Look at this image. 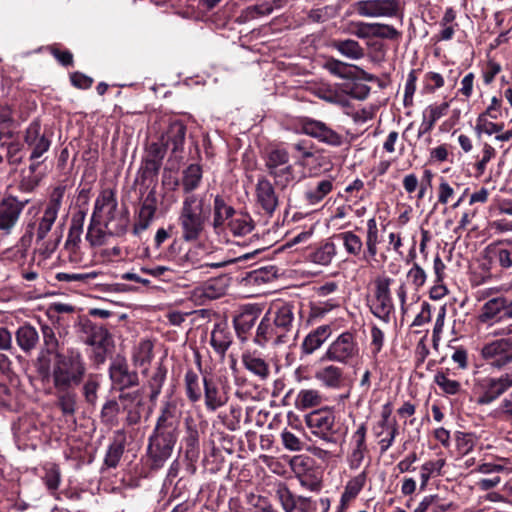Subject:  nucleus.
<instances>
[{
	"label": "nucleus",
	"mask_w": 512,
	"mask_h": 512,
	"mask_svg": "<svg viewBox=\"0 0 512 512\" xmlns=\"http://www.w3.org/2000/svg\"><path fill=\"white\" fill-rule=\"evenodd\" d=\"M211 211V198L208 195L183 197L177 218L181 238L186 242L199 240L205 232Z\"/></svg>",
	"instance_id": "1"
},
{
	"label": "nucleus",
	"mask_w": 512,
	"mask_h": 512,
	"mask_svg": "<svg viewBox=\"0 0 512 512\" xmlns=\"http://www.w3.org/2000/svg\"><path fill=\"white\" fill-rule=\"evenodd\" d=\"M85 372V362L79 351L71 349L67 354L57 353L52 369L53 386L56 390H71L82 382Z\"/></svg>",
	"instance_id": "2"
},
{
	"label": "nucleus",
	"mask_w": 512,
	"mask_h": 512,
	"mask_svg": "<svg viewBox=\"0 0 512 512\" xmlns=\"http://www.w3.org/2000/svg\"><path fill=\"white\" fill-rule=\"evenodd\" d=\"M93 221L102 223L108 232L121 236L126 233L128 217L118 209L116 193L113 189H103L95 200Z\"/></svg>",
	"instance_id": "3"
},
{
	"label": "nucleus",
	"mask_w": 512,
	"mask_h": 512,
	"mask_svg": "<svg viewBox=\"0 0 512 512\" xmlns=\"http://www.w3.org/2000/svg\"><path fill=\"white\" fill-rule=\"evenodd\" d=\"M494 337H500L484 343L480 349V356L485 361H490L496 368L512 362V323L506 327L491 332Z\"/></svg>",
	"instance_id": "4"
},
{
	"label": "nucleus",
	"mask_w": 512,
	"mask_h": 512,
	"mask_svg": "<svg viewBox=\"0 0 512 512\" xmlns=\"http://www.w3.org/2000/svg\"><path fill=\"white\" fill-rule=\"evenodd\" d=\"M24 143L30 151L29 166L31 173H35L44 160H39L47 153L52 144V133L43 129L39 120H33L24 131Z\"/></svg>",
	"instance_id": "5"
},
{
	"label": "nucleus",
	"mask_w": 512,
	"mask_h": 512,
	"mask_svg": "<svg viewBox=\"0 0 512 512\" xmlns=\"http://www.w3.org/2000/svg\"><path fill=\"white\" fill-rule=\"evenodd\" d=\"M178 436L152 432L148 439L147 456L151 468L159 469L171 457Z\"/></svg>",
	"instance_id": "6"
},
{
	"label": "nucleus",
	"mask_w": 512,
	"mask_h": 512,
	"mask_svg": "<svg viewBox=\"0 0 512 512\" xmlns=\"http://www.w3.org/2000/svg\"><path fill=\"white\" fill-rule=\"evenodd\" d=\"M327 68L341 78V82L335 84L334 94L329 97V100L343 107H349L352 100L351 65L332 60L327 63Z\"/></svg>",
	"instance_id": "7"
},
{
	"label": "nucleus",
	"mask_w": 512,
	"mask_h": 512,
	"mask_svg": "<svg viewBox=\"0 0 512 512\" xmlns=\"http://www.w3.org/2000/svg\"><path fill=\"white\" fill-rule=\"evenodd\" d=\"M479 390L477 403L487 405L498 399L512 387V371L502 374L500 377H484L477 381Z\"/></svg>",
	"instance_id": "8"
},
{
	"label": "nucleus",
	"mask_w": 512,
	"mask_h": 512,
	"mask_svg": "<svg viewBox=\"0 0 512 512\" xmlns=\"http://www.w3.org/2000/svg\"><path fill=\"white\" fill-rule=\"evenodd\" d=\"M211 257L203 244L195 245L187 250V252L179 258V264L184 269H203V268H223L234 263L235 260H220V262H208Z\"/></svg>",
	"instance_id": "9"
},
{
	"label": "nucleus",
	"mask_w": 512,
	"mask_h": 512,
	"mask_svg": "<svg viewBox=\"0 0 512 512\" xmlns=\"http://www.w3.org/2000/svg\"><path fill=\"white\" fill-rule=\"evenodd\" d=\"M27 203L28 200L20 201L12 195L0 200V231L4 235L12 233Z\"/></svg>",
	"instance_id": "10"
},
{
	"label": "nucleus",
	"mask_w": 512,
	"mask_h": 512,
	"mask_svg": "<svg viewBox=\"0 0 512 512\" xmlns=\"http://www.w3.org/2000/svg\"><path fill=\"white\" fill-rule=\"evenodd\" d=\"M181 411L174 399L166 400L160 408L153 432L179 436Z\"/></svg>",
	"instance_id": "11"
},
{
	"label": "nucleus",
	"mask_w": 512,
	"mask_h": 512,
	"mask_svg": "<svg viewBox=\"0 0 512 512\" xmlns=\"http://www.w3.org/2000/svg\"><path fill=\"white\" fill-rule=\"evenodd\" d=\"M390 278L380 279L376 283L375 297L370 303V310L374 316L385 323H389L394 309L390 296Z\"/></svg>",
	"instance_id": "12"
},
{
	"label": "nucleus",
	"mask_w": 512,
	"mask_h": 512,
	"mask_svg": "<svg viewBox=\"0 0 512 512\" xmlns=\"http://www.w3.org/2000/svg\"><path fill=\"white\" fill-rule=\"evenodd\" d=\"M265 314H270V319L276 325L288 341L295 338L294 307L290 303L274 304Z\"/></svg>",
	"instance_id": "13"
},
{
	"label": "nucleus",
	"mask_w": 512,
	"mask_h": 512,
	"mask_svg": "<svg viewBox=\"0 0 512 512\" xmlns=\"http://www.w3.org/2000/svg\"><path fill=\"white\" fill-rule=\"evenodd\" d=\"M293 467L303 487L311 491H319L321 489L323 472L320 468L312 466L310 458L296 457L293 461Z\"/></svg>",
	"instance_id": "14"
},
{
	"label": "nucleus",
	"mask_w": 512,
	"mask_h": 512,
	"mask_svg": "<svg viewBox=\"0 0 512 512\" xmlns=\"http://www.w3.org/2000/svg\"><path fill=\"white\" fill-rule=\"evenodd\" d=\"M336 245L344 246L352 252V232L346 231L333 236L332 242H326L310 254V260L316 264L328 265L336 254Z\"/></svg>",
	"instance_id": "15"
},
{
	"label": "nucleus",
	"mask_w": 512,
	"mask_h": 512,
	"mask_svg": "<svg viewBox=\"0 0 512 512\" xmlns=\"http://www.w3.org/2000/svg\"><path fill=\"white\" fill-rule=\"evenodd\" d=\"M82 332L84 334V342L97 349V356L100 357V361H103L104 354L112 342L108 330L103 325L86 321L82 324Z\"/></svg>",
	"instance_id": "16"
},
{
	"label": "nucleus",
	"mask_w": 512,
	"mask_h": 512,
	"mask_svg": "<svg viewBox=\"0 0 512 512\" xmlns=\"http://www.w3.org/2000/svg\"><path fill=\"white\" fill-rule=\"evenodd\" d=\"M253 342L262 348L269 345L278 347L289 343L288 339L279 332L276 325L272 322V319H270V314H264L257 326Z\"/></svg>",
	"instance_id": "17"
},
{
	"label": "nucleus",
	"mask_w": 512,
	"mask_h": 512,
	"mask_svg": "<svg viewBox=\"0 0 512 512\" xmlns=\"http://www.w3.org/2000/svg\"><path fill=\"white\" fill-rule=\"evenodd\" d=\"M357 12L364 17H394L400 9L399 0H360L355 3Z\"/></svg>",
	"instance_id": "18"
},
{
	"label": "nucleus",
	"mask_w": 512,
	"mask_h": 512,
	"mask_svg": "<svg viewBox=\"0 0 512 512\" xmlns=\"http://www.w3.org/2000/svg\"><path fill=\"white\" fill-rule=\"evenodd\" d=\"M256 205L267 215L271 216L279 205V199L274 185L265 176H260L255 185Z\"/></svg>",
	"instance_id": "19"
},
{
	"label": "nucleus",
	"mask_w": 512,
	"mask_h": 512,
	"mask_svg": "<svg viewBox=\"0 0 512 512\" xmlns=\"http://www.w3.org/2000/svg\"><path fill=\"white\" fill-rule=\"evenodd\" d=\"M301 129L306 135L326 144L333 146L342 144V137L324 122L306 117L301 120Z\"/></svg>",
	"instance_id": "20"
},
{
	"label": "nucleus",
	"mask_w": 512,
	"mask_h": 512,
	"mask_svg": "<svg viewBox=\"0 0 512 512\" xmlns=\"http://www.w3.org/2000/svg\"><path fill=\"white\" fill-rule=\"evenodd\" d=\"M109 376L112 383L124 390L138 385V374L135 371H130L127 362L123 358H116L110 365Z\"/></svg>",
	"instance_id": "21"
},
{
	"label": "nucleus",
	"mask_w": 512,
	"mask_h": 512,
	"mask_svg": "<svg viewBox=\"0 0 512 512\" xmlns=\"http://www.w3.org/2000/svg\"><path fill=\"white\" fill-rule=\"evenodd\" d=\"M158 207V197L155 187H153L142 200L138 217L134 223L133 231L135 234H140L145 231L153 219Z\"/></svg>",
	"instance_id": "22"
},
{
	"label": "nucleus",
	"mask_w": 512,
	"mask_h": 512,
	"mask_svg": "<svg viewBox=\"0 0 512 512\" xmlns=\"http://www.w3.org/2000/svg\"><path fill=\"white\" fill-rule=\"evenodd\" d=\"M306 424L314 435L328 440L334 416L329 410H315L306 416Z\"/></svg>",
	"instance_id": "23"
},
{
	"label": "nucleus",
	"mask_w": 512,
	"mask_h": 512,
	"mask_svg": "<svg viewBox=\"0 0 512 512\" xmlns=\"http://www.w3.org/2000/svg\"><path fill=\"white\" fill-rule=\"evenodd\" d=\"M61 207V195L50 199L45 207L42 216L39 218L36 229V242L43 241L51 231Z\"/></svg>",
	"instance_id": "24"
},
{
	"label": "nucleus",
	"mask_w": 512,
	"mask_h": 512,
	"mask_svg": "<svg viewBox=\"0 0 512 512\" xmlns=\"http://www.w3.org/2000/svg\"><path fill=\"white\" fill-rule=\"evenodd\" d=\"M327 357L331 361L348 363L352 359V334L342 333L328 348Z\"/></svg>",
	"instance_id": "25"
},
{
	"label": "nucleus",
	"mask_w": 512,
	"mask_h": 512,
	"mask_svg": "<svg viewBox=\"0 0 512 512\" xmlns=\"http://www.w3.org/2000/svg\"><path fill=\"white\" fill-rule=\"evenodd\" d=\"M505 308L506 297L499 296L489 299L482 305L480 313L478 315V321L481 324L490 327L501 320V317H499V315L502 311L505 313Z\"/></svg>",
	"instance_id": "26"
},
{
	"label": "nucleus",
	"mask_w": 512,
	"mask_h": 512,
	"mask_svg": "<svg viewBox=\"0 0 512 512\" xmlns=\"http://www.w3.org/2000/svg\"><path fill=\"white\" fill-rule=\"evenodd\" d=\"M186 136V126L181 121L172 122L162 136L163 145L173 154L183 151Z\"/></svg>",
	"instance_id": "27"
},
{
	"label": "nucleus",
	"mask_w": 512,
	"mask_h": 512,
	"mask_svg": "<svg viewBox=\"0 0 512 512\" xmlns=\"http://www.w3.org/2000/svg\"><path fill=\"white\" fill-rule=\"evenodd\" d=\"M126 441L127 438L124 430L114 432L104 457V465L107 468H116L118 466L125 450Z\"/></svg>",
	"instance_id": "28"
},
{
	"label": "nucleus",
	"mask_w": 512,
	"mask_h": 512,
	"mask_svg": "<svg viewBox=\"0 0 512 512\" xmlns=\"http://www.w3.org/2000/svg\"><path fill=\"white\" fill-rule=\"evenodd\" d=\"M185 435L183 444L185 447V455L189 459L196 458L199 454V430L196 420L192 416H188L184 420Z\"/></svg>",
	"instance_id": "29"
},
{
	"label": "nucleus",
	"mask_w": 512,
	"mask_h": 512,
	"mask_svg": "<svg viewBox=\"0 0 512 512\" xmlns=\"http://www.w3.org/2000/svg\"><path fill=\"white\" fill-rule=\"evenodd\" d=\"M333 188V183L329 179H318L310 181L304 191V200L308 205L320 203Z\"/></svg>",
	"instance_id": "30"
},
{
	"label": "nucleus",
	"mask_w": 512,
	"mask_h": 512,
	"mask_svg": "<svg viewBox=\"0 0 512 512\" xmlns=\"http://www.w3.org/2000/svg\"><path fill=\"white\" fill-rule=\"evenodd\" d=\"M84 215L79 218L74 217L72 219L68 236L64 245L65 250L69 254L70 261L77 262V252L79 249V243L81 242V234L83 231Z\"/></svg>",
	"instance_id": "31"
},
{
	"label": "nucleus",
	"mask_w": 512,
	"mask_h": 512,
	"mask_svg": "<svg viewBox=\"0 0 512 512\" xmlns=\"http://www.w3.org/2000/svg\"><path fill=\"white\" fill-rule=\"evenodd\" d=\"M202 175V168L198 164H190L183 171L181 186L184 197H188L189 195H207L206 193H194L201 184Z\"/></svg>",
	"instance_id": "32"
},
{
	"label": "nucleus",
	"mask_w": 512,
	"mask_h": 512,
	"mask_svg": "<svg viewBox=\"0 0 512 512\" xmlns=\"http://www.w3.org/2000/svg\"><path fill=\"white\" fill-rule=\"evenodd\" d=\"M205 406L208 411L214 412L227 402V397L220 391L212 379L203 377Z\"/></svg>",
	"instance_id": "33"
},
{
	"label": "nucleus",
	"mask_w": 512,
	"mask_h": 512,
	"mask_svg": "<svg viewBox=\"0 0 512 512\" xmlns=\"http://www.w3.org/2000/svg\"><path fill=\"white\" fill-rule=\"evenodd\" d=\"M232 339V334L227 326L216 324L211 332L210 344L223 359L232 344Z\"/></svg>",
	"instance_id": "34"
},
{
	"label": "nucleus",
	"mask_w": 512,
	"mask_h": 512,
	"mask_svg": "<svg viewBox=\"0 0 512 512\" xmlns=\"http://www.w3.org/2000/svg\"><path fill=\"white\" fill-rule=\"evenodd\" d=\"M261 309L256 305L245 306L240 314L234 318V326L237 334H246L259 318Z\"/></svg>",
	"instance_id": "35"
},
{
	"label": "nucleus",
	"mask_w": 512,
	"mask_h": 512,
	"mask_svg": "<svg viewBox=\"0 0 512 512\" xmlns=\"http://www.w3.org/2000/svg\"><path fill=\"white\" fill-rule=\"evenodd\" d=\"M19 348L26 354L34 350L39 343V334L35 327L30 324L20 326L15 333Z\"/></svg>",
	"instance_id": "36"
},
{
	"label": "nucleus",
	"mask_w": 512,
	"mask_h": 512,
	"mask_svg": "<svg viewBox=\"0 0 512 512\" xmlns=\"http://www.w3.org/2000/svg\"><path fill=\"white\" fill-rule=\"evenodd\" d=\"M377 107L369 105L354 113V137L363 134L372 127Z\"/></svg>",
	"instance_id": "37"
},
{
	"label": "nucleus",
	"mask_w": 512,
	"mask_h": 512,
	"mask_svg": "<svg viewBox=\"0 0 512 512\" xmlns=\"http://www.w3.org/2000/svg\"><path fill=\"white\" fill-rule=\"evenodd\" d=\"M242 363L250 373L261 380L268 378L270 374V369L267 362L254 353L244 352L242 354Z\"/></svg>",
	"instance_id": "38"
},
{
	"label": "nucleus",
	"mask_w": 512,
	"mask_h": 512,
	"mask_svg": "<svg viewBox=\"0 0 512 512\" xmlns=\"http://www.w3.org/2000/svg\"><path fill=\"white\" fill-rule=\"evenodd\" d=\"M330 335V327L327 325L319 326L310 332L302 343V351L304 354H312L328 339Z\"/></svg>",
	"instance_id": "39"
},
{
	"label": "nucleus",
	"mask_w": 512,
	"mask_h": 512,
	"mask_svg": "<svg viewBox=\"0 0 512 512\" xmlns=\"http://www.w3.org/2000/svg\"><path fill=\"white\" fill-rule=\"evenodd\" d=\"M456 17L457 12L453 7L445 9V12L439 22L441 29L439 33L434 36L436 41H449L453 38L455 29L458 27V24L455 22Z\"/></svg>",
	"instance_id": "40"
},
{
	"label": "nucleus",
	"mask_w": 512,
	"mask_h": 512,
	"mask_svg": "<svg viewBox=\"0 0 512 512\" xmlns=\"http://www.w3.org/2000/svg\"><path fill=\"white\" fill-rule=\"evenodd\" d=\"M235 214L232 206L228 205L221 195H216L213 201V227L221 228L225 221Z\"/></svg>",
	"instance_id": "41"
},
{
	"label": "nucleus",
	"mask_w": 512,
	"mask_h": 512,
	"mask_svg": "<svg viewBox=\"0 0 512 512\" xmlns=\"http://www.w3.org/2000/svg\"><path fill=\"white\" fill-rule=\"evenodd\" d=\"M109 236L116 235L108 232V229H106L102 223L93 221L91 218L90 225L86 234V240L89 242V244L92 247L102 246L107 242Z\"/></svg>",
	"instance_id": "42"
},
{
	"label": "nucleus",
	"mask_w": 512,
	"mask_h": 512,
	"mask_svg": "<svg viewBox=\"0 0 512 512\" xmlns=\"http://www.w3.org/2000/svg\"><path fill=\"white\" fill-rule=\"evenodd\" d=\"M167 370L166 368L159 364L152 375L147 381V387L149 388V399L151 402H155L158 396L161 393L163 384L166 380Z\"/></svg>",
	"instance_id": "43"
},
{
	"label": "nucleus",
	"mask_w": 512,
	"mask_h": 512,
	"mask_svg": "<svg viewBox=\"0 0 512 512\" xmlns=\"http://www.w3.org/2000/svg\"><path fill=\"white\" fill-rule=\"evenodd\" d=\"M504 244H506L505 240L492 243L487 247V251L500 267L508 269L512 267V254L509 248L502 246Z\"/></svg>",
	"instance_id": "44"
},
{
	"label": "nucleus",
	"mask_w": 512,
	"mask_h": 512,
	"mask_svg": "<svg viewBox=\"0 0 512 512\" xmlns=\"http://www.w3.org/2000/svg\"><path fill=\"white\" fill-rule=\"evenodd\" d=\"M323 401L321 393L316 389H302L297 394L295 405L298 409L305 410L319 406Z\"/></svg>",
	"instance_id": "45"
},
{
	"label": "nucleus",
	"mask_w": 512,
	"mask_h": 512,
	"mask_svg": "<svg viewBox=\"0 0 512 512\" xmlns=\"http://www.w3.org/2000/svg\"><path fill=\"white\" fill-rule=\"evenodd\" d=\"M185 392L188 400L192 403L198 402L202 397V389L199 376L193 370H188L184 377Z\"/></svg>",
	"instance_id": "46"
},
{
	"label": "nucleus",
	"mask_w": 512,
	"mask_h": 512,
	"mask_svg": "<svg viewBox=\"0 0 512 512\" xmlns=\"http://www.w3.org/2000/svg\"><path fill=\"white\" fill-rule=\"evenodd\" d=\"M100 275L97 271L85 272V273H67L60 272L56 274V279L60 282L76 283L77 287L89 285Z\"/></svg>",
	"instance_id": "47"
},
{
	"label": "nucleus",
	"mask_w": 512,
	"mask_h": 512,
	"mask_svg": "<svg viewBox=\"0 0 512 512\" xmlns=\"http://www.w3.org/2000/svg\"><path fill=\"white\" fill-rule=\"evenodd\" d=\"M374 81L376 77L372 74H368L360 67L354 65V99H364L370 92V87L366 84L358 83V81Z\"/></svg>",
	"instance_id": "48"
},
{
	"label": "nucleus",
	"mask_w": 512,
	"mask_h": 512,
	"mask_svg": "<svg viewBox=\"0 0 512 512\" xmlns=\"http://www.w3.org/2000/svg\"><path fill=\"white\" fill-rule=\"evenodd\" d=\"M274 179L277 188L284 190L296 179L294 168L291 164L269 172Z\"/></svg>",
	"instance_id": "49"
},
{
	"label": "nucleus",
	"mask_w": 512,
	"mask_h": 512,
	"mask_svg": "<svg viewBox=\"0 0 512 512\" xmlns=\"http://www.w3.org/2000/svg\"><path fill=\"white\" fill-rule=\"evenodd\" d=\"M229 227L235 236H245L254 229V222L250 215L241 213L230 221Z\"/></svg>",
	"instance_id": "50"
},
{
	"label": "nucleus",
	"mask_w": 512,
	"mask_h": 512,
	"mask_svg": "<svg viewBox=\"0 0 512 512\" xmlns=\"http://www.w3.org/2000/svg\"><path fill=\"white\" fill-rule=\"evenodd\" d=\"M341 377V370L333 365L319 369L315 373V378L327 387L338 386L341 382Z\"/></svg>",
	"instance_id": "51"
},
{
	"label": "nucleus",
	"mask_w": 512,
	"mask_h": 512,
	"mask_svg": "<svg viewBox=\"0 0 512 512\" xmlns=\"http://www.w3.org/2000/svg\"><path fill=\"white\" fill-rule=\"evenodd\" d=\"M153 359V343L148 339L139 342L133 353V361L137 366L148 365Z\"/></svg>",
	"instance_id": "52"
},
{
	"label": "nucleus",
	"mask_w": 512,
	"mask_h": 512,
	"mask_svg": "<svg viewBox=\"0 0 512 512\" xmlns=\"http://www.w3.org/2000/svg\"><path fill=\"white\" fill-rule=\"evenodd\" d=\"M495 156L496 149L487 142L483 143L481 152L476 156V162L474 164L477 176H482L485 173L487 164L495 158Z\"/></svg>",
	"instance_id": "53"
},
{
	"label": "nucleus",
	"mask_w": 512,
	"mask_h": 512,
	"mask_svg": "<svg viewBox=\"0 0 512 512\" xmlns=\"http://www.w3.org/2000/svg\"><path fill=\"white\" fill-rule=\"evenodd\" d=\"M275 496L279 500L285 512H292L296 509V499L284 483H278L275 487Z\"/></svg>",
	"instance_id": "54"
},
{
	"label": "nucleus",
	"mask_w": 512,
	"mask_h": 512,
	"mask_svg": "<svg viewBox=\"0 0 512 512\" xmlns=\"http://www.w3.org/2000/svg\"><path fill=\"white\" fill-rule=\"evenodd\" d=\"M285 165H289V154L286 150L274 149L268 153L265 160L268 173Z\"/></svg>",
	"instance_id": "55"
},
{
	"label": "nucleus",
	"mask_w": 512,
	"mask_h": 512,
	"mask_svg": "<svg viewBox=\"0 0 512 512\" xmlns=\"http://www.w3.org/2000/svg\"><path fill=\"white\" fill-rule=\"evenodd\" d=\"M489 118L490 117H487L484 115H479L477 117L475 128H474L477 136L480 137L482 134L491 136L493 134H498L503 130V128H504L503 124L494 123V122L490 121Z\"/></svg>",
	"instance_id": "56"
},
{
	"label": "nucleus",
	"mask_w": 512,
	"mask_h": 512,
	"mask_svg": "<svg viewBox=\"0 0 512 512\" xmlns=\"http://www.w3.org/2000/svg\"><path fill=\"white\" fill-rule=\"evenodd\" d=\"M58 406L64 415H74L76 411V394L71 390H56Z\"/></svg>",
	"instance_id": "57"
},
{
	"label": "nucleus",
	"mask_w": 512,
	"mask_h": 512,
	"mask_svg": "<svg viewBox=\"0 0 512 512\" xmlns=\"http://www.w3.org/2000/svg\"><path fill=\"white\" fill-rule=\"evenodd\" d=\"M434 382L445 394L448 395H455L461 389V384L459 381L450 379L443 372H437L434 375Z\"/></svg>",
	"instance_id": "58"
},
{
	"label": "nucleus",
	"mask_w": 512,
	"mask_h": 512,
	"mask_svg": "<svg viewBox=\"0 0 512 512\" xmlns=\"http://www.w3.org/2000/svg\"><path fill=\"white\" fill-rule=\"evenodd\" d=\"M449 109V102L430 104L422 112V117L435 126L436 122L445 116Z\"/></svg>",
	"instance_id": "59"
},
{
	"label": "nucleus",
	"mask_w": 512,
	"mask_h": 512,
	"mask_svg": "<svg viewBox=\"0 0 512 512\" xmlns=\"http://www.w3.org/2000/svg\"><path fill=\"white\" fill-rule=\"evenodd\" d=\"M273 12V5L269 2H264L258 5H252L245 8L241 13V18L244 21H251L261 16L270 15Z\"/></svg>",
	"instance_id": "60"
},
{
	"label": "nucleus",
	"mask_w": 512,
	"mask_h": 512,
	"mask_svg": "<svg viewBox=\"0 0 512 512\" xmlns=\"http://www.w3.org/2000/svg\"><path fill=\"white\" fill-rule=\"evenodd\" d=\"M41 332L43 337V344L47 353L55 354V357H57V353H60L59 341L56 337L54 329L51 326L44 324L41 326Z\"/></svg>",
	"instance_id": "61"
},
{
	"label": "nucleus",
	"mask_w": 512,
	"mask_h": 512,
	"mask_svg": "<svg viewBox=\"0 0 512 512\" xmlns=\"http://www.w3.org/2000/svg\"><path fill=\"white\" fill-rule=\"evenodd\" d=\"M445 461L442 459H439L437 461H427L421 466L420 470V478H421V484L420 489L424 490L430 477L435 472H440L442 467L444 466Z\"/></svg>",
	"instance_id": "62"
},
{
	"label": "nucleus",
	"mask_w": 512,
	"mask_h": 512,
	"mask_svg": "<svg viewBox=\"0 0 512 512\" xmlns=\"http://www.w3.org/2000/svg\"><path fill=\"white\" fill-rule=\"evenodd\" d=\"M6 147V159L10 165L17 166L23 161V145L17 141L2 143Z\"/></svg>",
	"instance_id": "63"
},
{
	"label": "nucleus",
	"mask_w": 512,
	"mask_h": 512,
	"mask_svg": "<svg viewBox=\"0 0 512 512\" xmlns=\"http://www.w3.org/2000/svg\"><path fill=\"white\" fill-rule=\"evenodd\" d=\"M296 509L300 512H315L317 510L318 504H320L323 512L328 510L329 502L327 499H320L318 501H313L311 498L299 496L296 499Z\"/></svg>",
	"instance_id": "64"
}]
</instances>
